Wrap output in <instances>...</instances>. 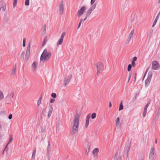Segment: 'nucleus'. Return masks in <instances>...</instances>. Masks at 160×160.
<instances>
[{"label":"nucleus","instance_id":"nucleus-1","mask_svg":"<svg viewBox=\"0 0 160 160\" xmlns=\"http://www.w3.org/2000/svg\"><path fill=\"white\" fill-rule=\"evenodd\" d=\"M79 117L78 114H76L74 117V119L72 121V133L73 134H77L78 133Z\"/></svg>","mask_w":160,"mask_h":160},{"label":"nucleus","instance_id":"nucleus-2","mask_svg":"<svg viewBox=\"0 0 160 160\" xmlns=\"http://www.w3.org/2000/svg\"><path fill=\"white\" fill-rule=\"evenodd\" d=\"M51 56L50 52H48L47 49H45L43 50L40 57V60L45 61L46 60H49Z\"/></svg>","mask_w":160,"mask_h":160},{"label":"nucleus","instance_id":"nucleus-3","mask_svg":"<svg viewBox=\"0 0 160 160\" xmlns=\"http://www.w3.org/2000/svg\"><path fill=\"white\" fill-rule=\"evenodd\" d=\"M95 66L97 67V74L98 75L101 73L104 70V65L103 64L100 62H98L97 64H94Z\"/></svg>","mask_w":160,"mask_h":160},{"label":"nucleus","instance_id":"nucleus-4","mask_svg":"<svg viewBox=\"0 0 160 160\" xmlns=\"http://www.w3.org/2000/svg\"><path fill=\"white\" fill-rule=\"evenodd\" d=\"M152 68L153 70H158L160 68V65L158 62L156 61H153L152 62Z\"/></svg>","mask_w":160,"mask_h":160},{"label":"nucleus","instance_id":"nucleus-5","mask_svg":"<svg viewBox=\"0 0 160 160\" xmlns=\"http://www.w3.org/2000/svg\"><path fill=\"white\" fill-rule=\"evenodd\" d=\"M86 7L83 6L82 7L78 12L77 15L78 17H79L82 16L84 13L85 10L86 9Z\"/></svg>","mask_w":160,"mask_h":160},{"label":"nucleus","instance_id":"nucleus-6","mask_svg":"<svg viewBox=\"0 0 160 160\" xmlns=\"http://www.w3.org/2000/svg\"><path fill=\"white\" fill-rule=\"evenodd\" d=\"M72 76V75H70L69 76H68L64 78V85L65 86L67 85L69 82Z\"/></svg>","mask_w":160,"mask_h":160},{"label":"nucleus","instance_id":"nucleus-7","mask_svg":"<svg viewBox=\"0 0 160 160\" xmlns=\"http://www.w3.org/2000/svg\"><path fill=\"white\" fill-rule=\"evenodd\" d=\"M30 52V44H28L27 49L26 50V52L25 55V58L27 60H28L29 57Z\"/></svg>","mask_w":160,"mask_h":160},{"label":"nucleus","instance_id":"nucleus-8","mask_svg":"<svg viewBox=\"0 0 160 160\" xmlns=\"http://www.w3.org/2000/svg\"><path fill=\"white\" fill-rule=\"evenodd\" d=\"M154 149L152 147L151 148V151L149 154V158L150 160H154Z\"/></svg>","mask_w":160,"mask_h":160},{"label":"nucleus","instance_id":"nucleus-9","mask_svg":"<svg viewBox=\"0 0 160 160\" xmlns=\"http://www.w3.org/2000/svg\"><path fill=\"white\" fill-rule=\"evenodd\" d=\"M59 10L60 14L62 15L63 14L64 7L63 1L60 4L59 6Z\"/></svg>","mask_w":160,"mask_h":160},{"label":"nucleus","instance_id":"nucleus-10","mask_svg":"<svg viewBox=\"0 0 160 160\" xmlns=\"http://www.w3.org/2000/svg\"><path fill=\"white\" fill-rule=\"evenodd\" d=\"M131 148V145L127 144L126 145L123 151L124 154L127 152V156H128L129 152Z\"/></svg>","mask_w":160,"mask_h":160},{"label":"nucleus","instance_id":"nucleus-11","mask_svg":"<svg viewBox=\"0 0 160 160\" xmlns=\"http://www.w3.org/2000/svg\"><path fill=\"white\" fill-rule=\"evenodd\" d=\"M51 149V146L50 145V140H49L48 142V145L47 148V153L48 154V156L49 157L48 160L50 159V158L49 157V152H50Z\"/></svg>","mask_w":160,"mask_h":160},{"label":"nucleus","instance_id":"nucleus-12","mask_svg":"<svg viewBox=\"0 0 160 160\" xmlns=\"http://www.w3.org/2000/svg\"><path fill=\"white\" fill-rule=\"evenodd\" d=\"M90 118V114H88L87 117L86 119V123L85 125V128H87L88 126L89 123V119Z\"/></svg>","mask_w":160,"mask_h":160},{"label":"nucleus","instance_id":"nucleus-13","mask_svg":"<svg viewBox=\"0 0 160 160\" xmlns=\"http://www.w3.org/2000/svg\"><path fill=\"white\" fill-rule=\"evenodd\" d=\"M99 152V149L96 148H95L92 151V154L94 156V157H97L98 156V153Z\"/></svg>","mask_w":160,"mask_h":160},{"label":"nucleus","instance_id":"nucleus-14","mask_svg":"<svg viewBox=\"0 0 160 160\" xmlns=\"http://www.w3.org/2000/svg\"><path fill=\"white\" fill-rule=\"evenodd\" d=\"M37 65V63L36 62L34 61L32 66V69L33 70H35L36 69Z\"/></svg>","mask_w":160,"mask_h":160},{"label":"nucleus","instance_id":"nucleus-15","mask_svg":"<svg viewBox=\"0 0 160 160\" xmlns=\"http://www.w3.org/2000/svg\"><path fill=\"white\" fill-rule=\"evenodd\" d=\"M160 14V11L159 12V13L157 15V16L156 17V18L155 20H154V22L153 23L152 27H153L154 26L156 25V22H157V20L158 19L159 17V14Z\"/></svg>","mask_w":160,"mask_h":160},{"label":"nucleus","instance_id":"nucleus-16","mask_svg":"<svg viewBox=\"0 0 160 160\" xmlns=\"http://www.w3.org/2000/svg\"><path fill=\"white\" fill-rule=\"evenodd\" d=\"M52 110H53V108H52V107L51 106L50 107V108H49V110L48 112V118H49V117L51 116L52 113Z\"/></svg>","mask_w":160,"mask_h":160},{"label":"nucleus","instance_id":"nucleus-17","mask_svg":"<svg viewBox=\"0 0 160 160\" xmlns=\"http://www.w3.org/2000/svg\"><path fill=\"white\" fill-rule=\"evenodd\" d=\"M119 117H118L117 118L116 120V126L117 128H120V125L119 124Z\"/></svg>","mask_w":160,"mask_h":160},{"label":"nucleus","instance_id":"nucleus-18","mask_svg":"<svg viewBox=\"0 0 160 160\" xmlns=\"http://www.w3.org/2000/svg\"><path fill=\"white\" fill-rule=\"evenodd\" d=\"M2 9L3 11H4L6 9V6L5 4H1L0 5V10Z\"/></svg>","mask_w":160,"mask_h":160},{"label":"nucleus","instance_id":"nucleus-19","mask_svg":"<svg viewBox=\"0 0 160 160\" xmlns=\"http://www.w3.org/2000/svg\"><path fill=\"white\" fill-rule=\"evenodd\" d=\"M151 79L148 78L146 79L145 81V84L146 86H148L149 84Z\"/></svg>","mask_w":160,"mask_h":160},{"label":"nucleus","instance_id":"nucleus-20","mask_svg":"<svg viewBox=\"0 0 160 160\" xmlns=\"http://www.w3.org/2000/svg\"><path fill=\"white\" fill-rule=\"evenodd\" d=\"M148 108V107L145 106V107H144V111L143 112V114H142V116H143V117H144L146 115V113H147V108Z\"/></svg>","mask_w":160,"mask_h":160},{"label":"nucleus","instance_id":"nucleus-21","mask_svg":"<svg viewBox=\"0 0 160 160\" xmlns=\"http://www.w3.org/2000/svg\"><path fill=\"white\" fill-rule=\"evenodd\" d=\"M123 108V106L122 105V101H121L120 104L119 105V111H121L122 110Z\"/></svg>","mask_w":160,"mask_h":160},{"label":"nucleus","instance_id":"nucleus-22","mask_svg":"<svg viewBox=\"0 0 160 160\" xmlns=\"http://www.w3.org/2000/svg\"><path fill=\"white\" fill-rule=\"evenodd\" d=\"M63 41V40L60 38L59 39L57 43V46H58L59 45H61Z\"/></svg>","mask_w":160,"mask_h":160},{"label":"nucleus","instance_id":"nucleus-23","mask_svg":"<svg viewBox=\"0 0 160 160\" xmlns=\"http://www.w3.org/2000/svg\"><path fill=\"white\" fill-rule=\"evenodd\" d=\"M96 4L95 3L89 9L92 11H93L96 8Z\"/></svg>","mask_w":160,"mask_h":160},{"label":"nucleus","instance_id":"nucleus-24","mask_svg":"<svg viewBox=\"0 0 160 160\" xmlns=\"http://www.w3.org/2000/svg\"><path fill=\"white\" fill-rule=\"evenodd\" d=\"M42 95H41L40 97L39 98V99L38 100V102H37V104H38V106L40 104V103H41V100H42Z\"/></svg>","mask_w":160,"mask_h":160},{"label":"nucleus","instance_id":"nucleus-25","mask_svg":"<svg viewBox=\"0 0 160 160\" xmlns=\"http://www.w3.org/2000/svg\"><path fill=\"white\" fill-rule=\"evenodd\" d=\"M25 54V52L24 51H23L22 52L21 56H20V58L21 59H24V56Z\"/></svg>","mask_w":160,"mask_h":160},{"label":"nucleus","instance_id":"nucleus-26","mask_svg":"<svg viewBox=\"0 0 160 160\" xmlns=\"http://www.w3.org/2000/svg\"><path fill=\"white\" fill-rule=\"evenodd\" d=\"M152 73L151 72H149L148 74V79H149L151 80L152 78Z\"/></svg>","mask_w":160,"mask_h":160},{"label":"nucleus","instance_id":"nucleus-27","mask_svg":"<svg viewBox=\"0 0 160 160\" xmlns=\"http://www.w3.org/2000/svg\"><path fill=\"white\" fill-rule=\"evenodd\" d=\"M9 144H8V143H7L6 146H5V148H4V151H6V152L7 154L8 153V145Z\"/></svg>","mask_w":160,"mask_h":160},{"label":"nucleus","instance_id":"nucleus-28","mask_svg":"<svg viewBox=\"0 0 160 160\" xmlns=\"http://www.w3.org/2000/svg\"><path fill=\"white\" fill-rule=\"evenodd\" d=\"M3 98L4 96L2 92L0 91V100L2 99Z\"/></svg>","mask_w":160,"mask_h":160},{"label":"nucleus","instance_id":"nucleus-29","mask_svg":"<svg viewBox=\"0 0 160 160\" xmlns=\"http://www.w3.org/2000/svg\"><path fill=\"white\" fill-rule=\"evenodd\" d=\"M96 117V114L95 113H93L91 115V118L92 119H94Z\"/></svg>","mask_w":160,"mask_h":160},{"label":"nucleus","instance_id":"nucleus-30","mask_svg":"<svg viewBox=\"0 0 160 160\" xmlns=\"http://www.w3.org/2000/svg\"><path fill=\"white\" fill-rule=\"evenodd\" d=\"M92 12V11L91 10H90L89 9L86 15L87 16H88V17L91 14Z\"/></svg>","mask_w":160,"mask_h":160},{"label":"nucleus","instance_id":"nucleus-31","mask_svg":"<svg viewBox=\"0 0 160 160\" xmlns=\"http://www.w3.org/2000/svg\"><path fill=\"white\" fill-rule=\"evenodd\" d=\"M45 130V126H42L41 127V132L42 133H43Z\"/></svg>","mask_w":160,"mask_h":160},{"label":"nucleus","instance_id":"nucleus-32","mask_svg":"<svg viewBox=\"0 0 160 160\" xmlns=\"http://www.w3.org/2000/svg\"><path fill=\"white\" fill-rule=\"evenodd\" d=\"M4 22H7L8 21V19L6 16H4L3 18Z\"/></svg>","mask_w":160,"mask_h":160},{"label":"nucleus","instance_id":"nucleus-33","mask_svg":"<svg viewBox=\"0 0 160 160\" xmlns=\"http://www.w3.org/2000/svg\"><path fill=\"white\" fill-rule=\"evenodd\" d=\"M12 140H13V138H12V136L11 135H10L9 140V141L8 142V144H9L10 143H11L12 141Z\"/></svg>","mask_w":160,"mask_h":160},{"label":"nucleus","instance_id":"nucleus-34","mask_svg":"<svg viewBox=\"0 0 160 160\" xmlns=\"http://www.w3.org/2000/svg\"><path fill=\"white\" fill-rule=\"evenodd\" d=\"M132 66L131 64H129L128 65V71H131Z\"/></svg>","mask_w":160,"mask_h":160},{"label":"nucleus","instance_id":"nucleus-35","mask_svg":"<svg viewBox=\"0 0 160 160\" xmlns=\"http://www.w3.org/2000/svg\"><path fill=\"white\" fill-rule=\"evenodd\" d=\"M65 34L66 33L65 32H63L61 36L60 39L63 40V38L65 35Z\"/></svg>","mask_w":160,"mask_h":160},{"label":"nucleus","instance_id":"nucleus-36","mask_svg":"<svg viewBox=\"0 0 160 160\" xmlns=\"http://www.w3.org/2000/svg\"><path fill=\"white\" fill-rule=\"evenodd\" d=\"M25 4L26 6H28L29 5V0H26Z\"/></svg>","mask_w":160,"mask_h":160},{"label":"nucleus","instance_id":"nucleus-37","mask_svg":"<svg viewBox=\"0 0 160 160\" xmlns=\"http://www.w3.org/2000/svg\"><path fill=\"white\" fill-rule=\"evenodd\" d=\"M26 41V38H24L23 40L22 46L24 47L25 46V42Z\"/></svg>","mask_w":160,"mask_h":160},{"label":"nucleus","instance_id":"nucleus-38","mask_svg":"<svg viewBox=\"0 0 160 160\" xmlns=\"http://www.w3.org/2000/svg\"><path fill=\"white\" fill-rule=\"evenodd\" d=\"M51 96L53 98H55L57 97L56 94L55 93H52L51 94Z\"/></svg>","mask_w":160,"mask_h":160},{"label":"nucleus","instance_id":"nucleus-39","mask_svg":"<svg viewBox=\"0 0 160 160\" xmlns=\"http://www.w3.org/2000/svg\"><path fill=\"white\" fill-rule=\"evenodd\" d=\"M17 3V0H13V6L15 7Z\"/></svg>","mask_w":160,"mask_h":160},{"label":"nucleus","instance_id":"nucleus-40","mask_svg":"<svg viewBox=\"0 0 160 160\" xmlns=\"http://www.w3.org/2000/svg\"><path fill=\"white\" fill-rule=\"evenodd\" d=\"M36 148H35L33 151L32 153V155L35 156V154H36Z\"/></svg>","mask_w":160,"mask_h":160},{"label":"nucleus","instance_id":"nucleus-41","mask_svg":"<svg viewBox=\"0 0 160 160\" xmlns=\"http://www.w3.org/2000/svg\"><path fill=\"white\" fill-rule=\"evenodd\" d=\"M16 72V69H14V70L12 71V72L11 74L12 75H14L15 74Z\"/></svg>","mask_w":160,"mask_h":160},{"label":"nucleus","instance_id":"nucleus-42","mask_svg":"<svg viewBox=\"0 0 160 160\" xmlns=\"http://www.w3.org/2000/svg\"><path fill=\"white\" fill-rule=\"evenodd\" d=\"M118 152L116 153L115 156L113 158V160H116L117 157L118 156Z\"/></svg>","mask_w":160,"mask_h":160},{"label":"nucleus","instance_id":"nucleus-43","mask_svg":"<svg viewBox=\"0 0 160 160\" xmlns=\"http://www.w3.org/2000/svg\"><path fill=\"white\" fill-rule=\"evenodd\" d=\"M134 30H132L131 32H130V34H129V36L131 37H132V36H133V33H134Z\"/></svg>","mask_w":160,"mask_h":160},{"label":"nucleus","instance_id":"nucleus-44","mask_svg":"<svg viewBox=\"0 0 160 160\" xmlns=\"http://www.w3.org/2000/svg\"><path fill=\"white\" fill-rule=\"evenodd\" d=\"M82 21H83L82 19L80 20L79 23L78 24V28H79V27H80V26H81V24Z\"/></svg>","mask_w":160,"mask_h":160},{"label":"nucleus","instance_id":"nucleus-45","mask_svg":"<svg viewBox=\"0 0 160 160\" xmlns=\"http://www.w3.org/2000/svg\"><path fill=\"white\" fill-rule=\"evenodd\" d=\"M46 41L45 40V39H44L42 44V46H43L44 45H45L46 44Z\"/></svg>","mask_w":160,"mask_h":160},{"label":"nucleus","instance_id":"nucleus-46","mask_svg":"<svg viewBox=\"0 0 160 160\" xmlns=\"http://www.w3.org/2000/svg\"><path fill=\"white\" fill-rule=\"evenodd\" d=\"M132 65L133 67H134L135 66V63L134 61H132Z\"/></svg>","mask_w":160,"mask_h":160},{"label":"nucleus","instance_id":"nucleus-47","mask_svg":"<svg viewBox=\"0 0 160 160\" xmlns=\"http://www.w3.org/2000/svg\"><path fill=\"white\" fill-rule=\"evenodd\" d=\"M132 76V72H130L129 74V76H128V79L129 80H130V79L131 77Z\"/></svg>","mask_w":160,"mask_h":160},{"label":"nucleus","instance_id":"nucleus-48","mask_svg":"<svg viewBox=\"0 0 160 160\" xmlns=\"http://www.w3.org/2000/svg\"><path fill=\"white\" fill-rule=\"evenodd\" d=\"M46 25L45 24L43 25V30L44 31H46Z\"/></svg>","mask_w":160,"mask_h":160},{"label":"nucleus","instance_id":"nucleus-49","mask_svg":"<svg viewBox=\"0 0 160 160\" xmlns=\"http://www.w3.org/2000/svg\"><path fill=\"white\" fill-rule=\"evenodd\" d=\"M12 114H10L9 115L8 118L10 120L12 118Z\"/></svg>","mask_w":160,"mask_h":160},{"label":"nucleus","instance_id":"nucleus-50","mask_svg":"<svg viewBox=\"0 0 160 160\" xmlns=\"http://www.w3.org/2000/svg\"><path fill=\"white\" fill-rule=\"evenodd\" d=\"M46 112V110L45 109H43L42 111V114H44Z\"/></svg>","mask_w":160,"mask_h":160},{"label":"nucleus","instance_id":"nucleus-51","mask_svg":"<svg viewBox=\"0 0 160 160\" xmlns=\"http://www.w3.org/2000/svg\"><path fill=\"white\" fill-rule=\"evenodd\" d=\"M14 94V92L13 91H12L11 92V96L12 98H13Z\"/></svg>","mask_w":160,"mask_h":160},{"label":"nucleus","instance_id":"nucleus-52","mask_svg":"<svg viewBox=\"0 0 160 160\" xmlns=\"http://www.w3.org/2000/svg\"><path fill=\"white\" fill-rule=\"evenodd\" d=\"M96 0H91V5H92L94 3Z\"/></svg>","mask_w":160,"mask_h":160},{"label":"nucleus","instance_id":"nucleus-53","mask_svg":"<svg viewBox=\"0 0 160 160\" xmlns=\"http://www.w3.org/2000/svg\"><path fill=\"white\" fill-rule=\"evenodd\" d=\"M55 101V99H51L50 100V103H53Z\"/></svg>","mask_w":160,"mask_h":160},{"label":"nucleus","instance_id":"nucleus-54","mask_svg":"<svg viewBox=\"0 0 160 160\" xmlns=\"http://www.w3.org/2000/svg\"><path fill=\"white\" fill-rule=\"evenodd\" d=\"M137 60V57H134L133 58V60L132 61H134V62L136 61Z\"/></svg>","mask_w":160,"mask_h":160},{"label":"nucleus","instance_id":"nucleus-55","mask_svg":"<svg viewBox=\"0 0 160 160\" xmlns=\"http://www.w3.org/2000/svg\"><path fill=\"white\" fill-rule=\"evenodd\" d=\"M131 37H131L130 36H129V37L128 39V43H129V41L130 40Z\"/></svg>","mask_w":160,"mask_h":160},{"label":"nucleus","instance_id":"nucleus-56","mask_svg":"<svg viewBox=\"0 0 160 160\" xmlns=\"http://www.w3.org/2000/svg\"><path fill=\"white\" fill-rule=\"evenodd\" d=\"M5 114V112L4 111H1L0 112V115H1L2 114Z\"/></svg>","mask_w":160,"mask_h":160},{"label":"nucleus","instance_id":"nucleus-57","mask_svg":"<svg viewBox=\"0 0 160 160\" xmlns=\"http://www.w3.org/2000/svg\"><path fill=\"white\" fill-rule=\"evenodd\" d=\"M140 160H144L143 156H141L140 157Z\"/></svg>","mask_w":160,"mask_h":160},{"label":"nucleus","instance_id":"nucleus-58","mask_svg":"<svg viewBox=\"0 0 160 160\" xmlns=\"http://www.w3.org/2000/svg\"><path fill=\"white\" fill-rule=\"evenodd\" d=\"M35 155H32V160H34V159H35Z\"/></svg>","mask_w":160,"mask_h":160},{"label":"nucleus","instance_id":"nucleus-59","mask_svg":"<svg viewBox=\"0 0 160 160\" xmlns=\"http://www.w3.org/2000/svg\"><path fill=\"white\" fill-rule=\"evenodd\" d=\"M160 114V113H158V112H157V115H156V118H158V116H159V115Z\"/></svg>","mask_w":160,"mask_h":160},{"label":"nucleus","instance_id":"nucleus-60","mask_svg":"<svg viewBox=\"0 0 160 160\" xmlns=\"http://www.w3.org/2000/svg\"><path fill=\"white\" fill-rule=\"evenodd\" d=\"M160 114V113H158V112H157V115H156V118H158V116H159V115Z\"/></svg>","mask_w":160,"mask_h":160},{"label":"nucleus","instance_id":"nucleus-61","mask_svg":"<svg viewBox=\"0 0 160 160\" xmlns=\"http://www.w3.org/2000/svg\"><path fill=\"white\" fill-rule=\"evenodd\" d=\"M112 105L111 103V102H109V108H111L112 107Z\"/></svg>","mask_w":160,"mask_h":160},{"label":"nucleus","instance_id":"nucleus-62","mask_svg":"<svg viewBox=\"0 0 160 160\" xmlns=\"http://www.w3.org/2000/svg\"><path fill=\"white\" fill-rule=\"evenodd\" d=\"M46 32V31H44V30H43L42 31V33L43 35H44Z\"/></svg>","mask_w":160,"mask_h":160},{"label":"nucleus","instance_id":"nucleus-63","mask_svg":"<svg viewBox=\"0 0 160 160\" xmlns=\"http://www.w3.org/2000/svg\"><path fill=\"white\" fill-rule=\"evenodd\" d=\"M150 102H148V103H147V104L146 105H145V106H146V107H148V106H149V103H150Z\"/></svg>","mask_w":160,"mask_h":160},{"label":"nucleus","instance_id":"nucleus-64","mask_svg":"<svg viewBox=\"0 0 160 160\" xmlns=\"http://www.w3.org/2000/svg\"><path fill=\"white\" fill-rule=\"evenodd\" d=\"M9 96H8V95L6 97V99L7 100H8V98H9Z\"/></svg>","mask_w":160,"mask_h":160}]
</instances>
